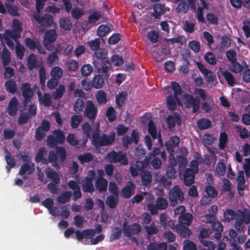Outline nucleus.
<instances>
[{
    "label": "nucleus",
    "instance_id": "1",
    "mask_svg": "<svg viewBox=\"0 0 250 250\" xmlns=\"http://www.w3.org/2000/svg\"><path fill=\"white\" fill-rule=\"evenodd\" d=\"M224 217L228 221L235 219L234 227L239 232L243 231L246 225L250 223V210L247 208L238 209L236 212L231 209H227L224 213Z\"/></svg>",
    "mask_w": 250,
    "mask_h": 250
},
{
    "label": "nucleus",
    "instance_id": "2",
    "mask_svg": "<svg viewBox=\"0 0 250 250\" xmlns=\"http://www.w3.org/2000/svg\"><path fill=\"white\" fill-rule=\"evenodd\" d=\"M92 144L96 147L109 146L112 145L115 140V133L110 132L109 135L103 134L100 136L99 127L93 132L92 135Z\"/></svg>",
    "mask_w": 250,
    "mask_h": 250
},
{
    "label": "nucleus",
    "instance_id": "3",
    "mask_svg": "<svg viewBox=\"0 0 250 250\" xmlns=\"http://www.w3.org/2000/svg\"><path fill=\"white\" fill-rule=\"evenodd\" d=\"M195 94H198L203 101L201 104V108L204 112L206 113L210 112L213 109L215 105L212 97H208L205 90L201 88L196 89Z\"/></svg>",
    "mask_w": 250,
    "mask_h": 250
},
{
    "label": "nucleus",
    "instance_id": "4",
    "mask_svg": "<svg viewBox=\"0 0 250 250\" xmlns=\"http://www.w3.org/2000/svg\"><path fill=\"white\" fill-rule=\"evenodd\" d=\"M65 136L63 132L60 129L54 130L53 135L47 137V144L51 148L55 147L58 144H62L65 142Z\"/></svg>",
    "mask_w": 250,
    "mask_h": 250
},
{
    "label": "nucleus",
    "instance_id": "5",
    "mask_svg": "<svg viewBox=\"0 0 250 250\" xmlns=\"http://www.w3.org/2000/svg\"><path fill=\"white\" fill-rule=\"evenodd\" d=\"M107 158L111 163H119L122 166H126L128 164L127 155L122 151L112 150L107 154Z\"/></svg>",
    "mask_w": 250,
    "mask_h": 250
},
{
    "label": "nucleus",
    "instance_id": "6",
    "mask_svg": "<svg viewBox=\"0 0 250 250\" xmlns=\"http://www.w3.org/2000/svg\"><path fill=\"white\" fill-rule=\"evenodd\" d=\"M168 197L170 203L173 206L181 203L185 199L183 192L178 185L174 186L170 189Z\"/></svg>",
    "mask_w": 250,
    "mask_h": 250
},
{
    "label": "nucleus",
    "instance_id": "7",
    "mask_svg": "<svg viewBox=\"0 0 250 250\" xmlns=\"http://www.w3.org/2000/svg\"><path fill=\"white\" fill-rule=\"evenodd\" d=\"M185 208L183 206H178L175 210V214L180 213L178 218V224L190 226L193 220V216L189 213L185 212Z\"/></svg>",
    "mask_w": 250,
    "mask_h": 250
},
{
    "label": "nucleus",
    "instance_id": "8",
    "mask_svg": "<svg viewBox=\"0 0 250 250\" xmlns=\"http://www.w3.org/2000/svg\"><path fill=\"white\" fill-rule=\"evenodd\" d=\"M58 35L55 30H47L44 35L43 43L46 49L52 51L54 48V42L57 40Z\"/></svg>",
    "mask_w": 250,
    "mask_h": 250
},
{
    "label": "nucleus",
    "instance_id": "9",
    "mask_svg": "<svg viewBox=\"0 0 250 250\" xmlns=\"http://www.w3.org/2000/svg\"><path fill=\"white\" fill-rule=\"evenodd\" d=\"M122 228L123 233L126 237L138 234L142 230V227L139 223H134L131 225H128L126 220L124 222Z\"/></svg>",
    "mask_w": 250,
    "mask_h": 250
},
{
    "label": "nucleus",
    "instance_id": "10",
    "mask_svg": "<svg viewBox=\"0 0 250 250\" xmlns=\"http://www.w3.org/2000/svg\"><path fill=\"white\" fill-rule=\"evenodd\" d=\"M185 100V104L186 107L188 108H192V112L197 113L200 109V100L199 98H194L192 95L188 93H185L184 96Z\"/></svg>",
    "mask_w": 250,
    "mask_h": 250
},
{
    "label": "nucleus",
    "instance_id": "11",
    "mask_svg": "<svg viewBox=\"0 0 250 250\" xmlns=\"http://www.w3.org/2000/svg\"><path fill=\"white\" fill-rule=\"evenodd\" d=\"M98 109L94 102L91 100H88L86 103V107L83 115L89 120L93 122L97 115Z\"/></svg>",
    "mask_w": 250,
    "mask_h": 250
},
{
    "label": "nucleus",
    "instance_id": "12",
    "mask_svg": "<svg viewBox=\"0 0 250 250\" xmlns=\"http://www.w3.org/2000/svg\"><path fill=\"white\" fill-rule=\"evenodd\" d=\"M33 18L41 26L48 27L53 22V17L49 14L41 15L39 13H34Z\"/></svg>",
    "mask_w": 250,
    "mask_h": 250
},
{
    "label": "nucleus",
    "instance_id": "13",
    "mask_svg": "<svg viewBox=\"0 0 250 250\" xmlns=\"http://www.w3.org/2000/svg\"><path fill=\"white\" fill-rule=\"evenodd\" d=\"M21 90L23 97L22 104L24 106H26L31 102L34 95V91L28 83H23L21 84Z\"/></svg>",
    "mask_w": 250,
    "mask_h": 250
},
{
    "label": "nucleus",
    "instance_id": "14",
    "mask_svg": "<svg viewBox=\"0 0 250 250\" xmlns=\"http://www.w3.org/2000/svg\"><path fill=\"white\" fill-rule=\"evenodd\" d=\"M147 131L153 139H156L158 138L159 143L161 146L163 145L161 134L159 132L157 136V128L152 120H149L147 123Z\"/></svg>",
    "mask_w": 250,
    "mask_h": 250
},
{
    "label": "nucleus",
    "instance_id": "15",
    "mask_svg": "<svg viewBox=\"0 0 250 250\" xmlns=\"http://www.w3.org/2000/svg\"><path fill=\"white\" fill-rule=\"evenodd\" d=\"M75 235L76 238L79 241H81L83 238L91 239L95 235V230L94 229H85L82 231L76 230Z\"/></svg>",
    "mask_w": 250,
    "mask_h": 250
},
{
    "label": "nucleus",
    "instance_id": "16",
    "mask_svg": "<svg viewBox=\"0 0 250 250\" xmlns=\"http://www.w3.org/2000/svg\"><path fill=\"white\" fill-rule=\"evenodd\" d=\"M195 172L190 168H186L183 173V181L187 186H190L195 181Z\"/></svg>",
    "mask_w": 250,
    "mask_h": 250
},
{
    "label": "nucleus",
    "instance_id": "17",
    "mask_svg": "<svg viewBox=\"0 0 250 250\" xmlns=\"http://www.w3.org/2000/svg\"><path fill=\"white\" fill-rule=\"evenodd\" d=\"M135 185L132 182L129 181L127 184L124 187L121 189L122 196L126 199L129 198L134 193Z\"/></svg>",
    "mask_w": 250,
    "mask_h": 250
},
{
    "label": "nucleus",
    "instance_id": "18",
    "mask_svg": "<svg viewBox=\"0 0 250 250\" xmlns=\"http://www.w3.org/2000/svg\"><path fill=\"white\" fill-rule=\"evenodd\" d=\"M19 102L16 97H13L9 102L7 112L11 116H15L18 111L19 109Z\"/></svg>",
    "mask_w": 250,
    "mask_h": 250
},
{
    "label": "nucleus",
    "instance_id": "19",
    "mask_svg": "<svg viewBox=\"0 0 250 250\" xmlns=\"http://www.w3.org/2000/svg\"><path fill=\"white\" fill-rule=\"evenodd\" d=\"M101 63V67H98L97 66H95V67L97 68L98 73H102L105 79H107L110 75V74L108 73V71L111 68V63L107 60L102 61Z\"/></svg>",
    "mask_w": 250,
    "mask_h": 250
},
{
    "label": "nucleus",
    "instance_id": "20",
    "mask_svg": "<svg viewBox=\"0 0 250 250\" xmlns=\"http://www.w3.org/2000/svg\"><path fill=\"white\" fill-rule=\"evenodd\" d=\"M153 8L154 12L152 14V16L156 19H160L166 12V6L164 4L155 3L153 5Z\"/></svg>",
    "mask_w": 250,
    "mask_h": 250
},
{
    "label": "nucleus",
    "instance_id": "21",
    "mask_svg": "<svg viewBox=\"0 0 250 250\" xmlns=\"http://www.w3.org/2000/svg\"><path fill=\"white\" fill-rule=\"evenodd\" d=\"M35 170V164L32 162L24 163L19 170V174L23 176L25 174L30 175Z\"/></svg>",
    "mask_w": 250,
    "mask_h": 250
},
{
    "label": "nucleus",
    "instance_id": "22",
    "mask_svg": "<svg viewBox=\"0 0 250 250\" xmlns=\"http://www.w3.org/2000/svg\"><path fill=\"white\" fill-rule=\"evenodd\" d=\"M47 151L44 147H41L36 154L35 160L37 163H41L43 165H47V161L46 158Z\"/></svg>",
    "mask_w": 250,
    "mask_h": 250
},
{
    "label": "nucleus",
    "instance_id": "23",
    "mask_svg": "<svg viewBox=\"0 0 250 250\" xmlns=\"http://www.w3.org/2000/svg\"><path fill=\"white\" fill-rule=\"evenodd\" d=\"M82 188L85 193H92L95 191V188L93 184V181L88 177H85L82 183Z\"/></svg>",
    "mask_w": 250,
    "mask_h": 250
},
{
    "label": "nucleus",
    "instance_id": "24",
    "mask_svg": "<svg viewBox=\"0 0 250 250\" xmlns=\"http://www.w3.org/2000/svg\"><path fill=\"white\" fill-rule=\"evenodd\" d=\"M142 184L145 187L149 186L152 182V176L151 172L146 169H142L140 173Z\"/></svg>",
    "mask_w": 250,
    "mask_h": 250
},
{
    "label": "nucleus",
    "instance_id": "25",
    "mask_svg": "<svg viewBox=\"0 0 250 250\" xmlns=\"http://www.w3.org/2000/svg\"><path fill=\"white\" fill-rule=\"evenodd\" d=\"M188 226L181 224L177 225L176 227V231L180 237L188 238L192 234V232L188 228Z\"/></svg>",
    "mask_w": 250,
    "mask_h": 250
},
{
    "label": "nucleus",
    "instance_id": "26",
    "mask_svg": "<svg viewBox=\"0 0 250 250\" xmlns=\"http://www.w3.org/2000/svg\"><path fill=\"white\" fill-rule=\"evenodd\" d=\"M181 103L179 97L170 95L167 97L166 103L168 108L173 111L175 110L177 103L180 104Z\"/></svg>",
    "mask_w": 250,
    "mask_h": 250
},
{
    "label": "nucleus",
    "instance_id": "27",
    "mask_svg": "<svg viewBox=\"0 0 250 250\" xmlns=\"http://www.w3.org/2000/svg\"><path fill=\"white\" fill-rule=\"evenodd\" d=\"M166 153L165 151H162L161 149L159 147H155L153 150L150 152L149 154V157H146L145 158V160L146 162H148L149 161V159H151L152 157H159L163 160H165L166 159Z\"/></svg>",
    "mask_w": 250,
    "mask_h": 250
},
{
    "label": "nucleus",
    "instance_id": "28",
    "mask_svg": "<svg viewBox=\"0 0 250 250\" xmlns=\"http://www.w3.org/2000/svg\"><path fill=\"white\" fill-rule=\"evenodd\" d=\"M127 97V92L126 91L120 92L116 95L115 102L119 109H121L123 106Z\"/></svg>",
    "mask_w": 250,
    "mask_h": 250
},
{
    "label": "nucleus",
    "instance_id": "29",
    "mask_svg": "<svg viewBox=\"0 0 250 250\" xmlns=\"http://www.w3.org/2000/svg\"><path fill=\"white\" fill-rule=\"evenodd\" d=\"M4 151L6 154L5 157V159L7 164L6 168L8 172H9L11 169L15 166L16 161L14 158L11 157V153L6 148L4 149Z\"/></svg>",
    "mask_w": 250,
    "mask_h": 250
},
{
    "label": "nucleus",
    "instance_id": "30",
    "mask_svg": "<svg viewBox=\"0 0 250 250\" xmlns=\"http://www.w3.org/2000/svg\"><path fill=\"white\" fill-rule=\"evenodd\" d=\"M95 187L99 192H103L106 191L107 188L108 181L105 179L97 178L95 181Z\"/></svg>",
    "mask_w": 250,
    "mask_h": 250
},
{
    "label": "nucleus",
    "instance_id": "31",
    "mask_svg": "<svg viewBox=\"0 0 250 250\" xmlns=\"http://www.w3.org/2000/svg\"><path fill=\"white\" fill-rule=\"evenodd\" d=\"M237 180V187L239 194L240 196H243V190L244 189V184L245 183L244 173L243 171L239 172Z\"/></svg>",
    "mask_w": 250,
    "mask_h": 250
},
{
    "label": "nucleus",
    "instance_id": "32",
    "mask_svg": "<svg viewBox=\"0 0 250 250\" xmlns=\"http://www.w3.org/2000/svg\"><path fill=\"white\" fill-rule=\"evenodd\" d=\"M11 54L9 50L5 47L3 48L1 52V61L3 66H7L11 61Z\"/></svg>",
    "mask_w": 250,
    "mask_h": 250
},
{
    "label": "nucleus",
    "instance_id": "33",
    "mask_svg": "<svg viewBox=\"0 0 250 250\" xmlns=\"http://www.w3.org/2000/svg\"><path fill=\"white\" fill-rule=\"evenodd\" d=\"M167 123L168 128L171 129L174 128L177 123L178 125L181 124V118L180 116H174L169 115L167 118Z\"/></svg>",
    "mask_w": 250,
    "mask_h": 250
},
{
    "label": "nucleus",
    "instance_id": "34",
    "mask_svg": "<svg viewBox=\"0 0 250 250\" xmlns=\"http://www.w3.org/2000/svg\"><path fill=\"white\" fill-rule=\"evenodd\" d=\"M104 78L101 75H97L92 79L91 85L95 88H101L104 86Z\"/></svg>",
    "mask_w": 250,
    "mask_h": 250
},
{
    "label": "nucleus",
    "instance_id": "35",
    "mask_svg": "<svg viewBox=\"0 0 250 250\" xmlns=\"http://www.w3.org/2000/svg\"><path fill=\"white\" fill-rule=\"evenodd\" d=\"M196 125L199 129L204 130L210 127L211 125V122L208 119L203 118L197 121Z\"/></svg>",
    "mask_w": 250,
    "mask_h": 250
},
{
    "label": "nucleus",
    "instance_id": "36",
    "mask_svg": "<svg viewBox=\"0 0 250 250\" xmlns=\"http://www.w3.org/2000/svg\"><path fill=\"white\" fill-rule=\"evenodd\" d=\"M58 51L56 50L53 53L49 54L47 58V63L49 66L58 64L59 57L57 55Z\"/></svg>",
    "mask_w": 250,
    "mask_h": 250
},
{
    "label": "nucleus",
    "instance_id": "37",
    "mask_svg": "<svg viewBox=\"0 0 250 250\" xmlns=\"http://www.w3.org/2000/svg\"><path fill=\"white\" fill-rule=\"evenodd\" d=\"M83 121L82 115L78 114L72 115L71 117L70 126L73 129L77 128Z\"/></svg>",
    "mask_w": 250,
    "mask_h": 250
},
{
    "label": "nucleus",
    "instance_id": "38",
    "mask_svg": "<svg viewBox=\"0 0 250 250\" xmlns=\"http://www.w3.org/2000/svg\"><path fill=\"white\" fill-rule=\"evenodd\" d=\"M168 245L166 242L160 243L157 244L155 243H150L147 246V250H167Z\"/></svg>",
    "mask_w": 250,
    "mask_h": 250
},
{
    "label": "nucleus",
    "instance_id": "39",
    "mask_svg": "<svg viewBox=\"0 0 250 250\" xmlns=\"http://www.w3.org/2000/svg\"><path fill=\"white\" fill-rule=\"evenodd\" d=\"M65 91V88L63 84H59L58 88L56 89L55 92L52 94L53 98L54 100H57L62 98Z\"/></svg>",
    "mask_w": 250,
    "mask_h": 250
},
{
    "label": "nucleus",
    "instance_id": "40",
    "mask_svg": "<svg viewBox=\"0 0 250 250\" xmlns=\"http://www.w3.org/2000/svg\"><path fill=\"white\" fill-rule=\"evenodd\" d=\"M45 174L48 178L52 180L51 182L55 184H59L60 181V177L58 174L52 169H49L45 172Z\"/></svg>",
    "mask_w": 250,
    "mask_h": 250
},
{
    "label": "nucleus",
    "instance_id": "41",
    "mask_svg": "<svg viewBox=\"0 0 250 250\" xmlns=\"http://www.w3.org/2000/svg\"><path fill=\"white\" fill-rule=\"evenodd\" d=\"M222 75L229 85L233 86L235 84V80L233 75L229 71L225 70L222 71Z\"/></svg>",
    "mask_w": 250,
    "mask_h": 250
},
{
    "label": "nucleus",
    "instance_id": "42",
    "mask_svg": "<svg viewBox=\"0 0 250 250\" xmlns=\"http://www.w3.org/2000/svg\"><path fill=\"white\" fill-rule=\"evenodd\" d=\"M21 33L14 30H5L3 34V37L8 38V39L11 38L16 42L18 39L21 37Z\"/></svg>",
    "mask_w": 250,
    "mask_h": 250
},
{
    "label": "nucleus",
    "instance_id": "43",
    "mask_svg": "<svg viewBox=\"0 0 250 250\" xmlns=\"http://www.w3.org/2000/svg\"><path fill=\"white\" fill-rule=\"evenodd\" d=\"M96 99L99 104H104L107 103V95L103 90L98 91L96 95Z\"/></svg>",
    "mask_w": 250,
    "mask_h": 250
},
{
    "label": "nucleus",
    "instance_id": "44",
    "mask_svg": "<svg viewBox=\"0 0 250 250\" xmlns=\"http://www.w3.org/2000/svg\"><path fill=\"white\" fill-rule=\"evenodd\" d=\"M5 86L7 91L11 93H15L17 90L16 82L13 79L9 80L5 82Z\"/></svg>",
    "mask_w": 250,
    "mask_h": 250
},
{
    "label": "nucleus",
    "instance_id": "45",
    "mask_svg": "<svg viewBox=\"0 0 250 250\" xmlns=\"http://www.w3.org/2000/svg\"><path fill=\"white\" fill-rule=\"evenodd\" d=\"M72 193L70 191L62 192L57 198V201L60 204H64L68 202L71 198Z\"/></svg>",
    "mask_w": 250,
    "mask_h": 250
},
{
    "label": "nucleus",
    "instance_id": "46",
    "mask_svg": "<svg viewBox=\"0 0 250 250\" xmlns=\"http://www.w3.org/2000/svg\"><path fill=\"white\" fill-rule=\"evenodd\" d=\"M50 75L55 79L60 80L62 77L63 70L59 66H54L51 70Z\"/></svg>",
    "mask_w": 250,
    "mask_h": 250
},
{
    "label": "nucleus",
    "instance_id": "47",
    "mask_svg": "<svg viewBox=\"0 0 250 250\" xmlns=\"http://www.w3.org/2000/svg\"><path fill=\"white\" fill-rule=\"evenodd\" d=\"M27 66L30 70L37 67L36 56L34 53H31L28 56L27 60Z\"/></svg>",
    "mask_w": 250,
    "mask_h": 250
},
{
    "label": "nucleus",
    "instance_id": "48",
    "mask_svg": "<svg viewBox=\"0 0 250 250\" xmlns=\"http://www.w3.org/2000/svg\"><path fill=\"white\" fill-rule=\"evenodd\" d=\"M25 45L32 51L34 50L40 42L38 40H34L30 38H26L25 39Z\"/></svg>",
    "mask_w": 250,
    "mask_h": 250
},
{
    "label": "nucleus",
    "instance_id": "49",
    "mask_svg": "<svg viewBox=\"0 0 250 250\" xmlns=\"http://www.w3.org/2000/svg\"><path fill=\"white\" fill-rule=\"evenodd\" d=\"M84 107V101L81 98L77 99L74 103L73 106L74 111L77 114L81 113L83 110Z\"/></svg>",
    "mask_w": 250,
    "mask_h": 250
},
{
    "label": "nucleus",
    "instance_id": "50",
    "mask_svg": "<svg viewBox=\"0 0 250 250\" xmlns=\"http://www.w3.org/2000/svg\"><path fill=\"white\" fill-rule=\"evenodd\" d=\"M155 203L157 208L161 210L166 209L168 205L167 200L165 198L161 197L156 199Z\"/></svg>",
    "mask_w": 250,
    "mask_h": 250
},
{
    "label": "nucleus",
    "instance_id": "51",
    "mask_svg": "<svg viewBox=\"0 0 250 250\" xmlns=\"http://www.w3.org/2000/svg\"><path fill=\"white\" fill-rule=\"evenodd\" d=\"M78 159L81 164H84L92 161L94 159L93 155L90 153H84L78 156Z\"/></svg>",
    "mask_w": 250,
    "mask_h": 250
},
{
    "label": "nucleus",
    "instance_id": "52",
    "mask_svg": "<svg viewBox=\"0 0 250 250\" xmlns=\"http://www.w3.org/2000/svg\"><path fill=\"white\" fill-rule=\"evenodd\" d=\"M144 229L146 230L147 235L149 236L156 234L159 231L157 227L154 222L152 223L150 226H144Z\"/></svg>",
    "mask_w": 250,
    "mask_h": 250
},
{
    "label": "nucleus",
    "instance_id": "53",
    "mask_svg": "<svg viewBox=\"0 0 250 250\" xmlns=\"http://www.w3.org/2000/svg\"><path fill=\"white\" fill-rule=\"evenodd\" d=\"M228 141V136L225 131L220 134L219 147L220 149L223 150L226 147V144Z\"/></svg>",
    "mask_w": 250,
    "mask_h": 250
},
{
    "label": "nucleus",
    "instance_id": "54",
    "mask_svg": "<svg viewBox=\"0 0 250 250\" xmlns=\"http://www.w3.org/2000/svg\"><path fill=\"white\" fill-rule=\"evenodd\" d=\"M189 5L185 1H181L178 4L176 10V12L179 14H186L189 9Z\"/></svg>",
    "mask_w": 250,
    "mask_h": 250
},
{
    "label": "nucleus",
    "instance_id": "55",
    "mask_svg": "<svg viewBox=\"0 0 250 250\" xmlns=\"http://www.w3.org/2000/svg\"><path fill=\"white\" fill-rule=\"evenodd\" d=\"M56 152L61 162H63L66 158V152L65 148L61 146H56Z\"/></svg>",
    "mask_w": 250,
    "mask_h": 250
},
{
    "label": "nucleus",
    "instance_id": "56",
    "mask_svg": "<svg viewBox=\"0 0 250 250\" xmlns=\"http://www.w3.org/2000/svg\"><path fill=\"white\" fill-rule=\"evenodd\" d=\"M110 32V28L106 25L102 24L100 25L97 30V35L100 37H104Z\"/></svg>",
    "mask_w": 250,
    "mask_h": 250
},
{
    "label": "nucleus",
    "instance_id": "57",
    "mask_svg": "<svg viewBox=\"0 0 250 250\" xmlns=\"http://www.w3.org/2000/svg\"><path fill=\"white\" fill-rule=\"evenodd\" d=\"M159 183L165 188H168L172 185V179L164 174L159 179Z\"/></svg>",
    "mask_w": 250,
    "mask_h": 250
},
{
    "label": "nucleus",
    "instance_id": "58",
    "mask_svg": "<svg viewBox=\"0 0 250 250\" xmlns=\"http://www.w3.org/2000/svg\"><path fill=\"white\" fill-rule=\"evenodd\" d=\"M25 51V48L23 45H21L20 43L18 42H17L15 46V52L17 56L20 60H22L24 57V54Z\"/></svg>",
    "mask_w": 250,
    "mask_h": 250
},
{
    "label": "nucleus",
    "instance_id": "59",
    "mask_svg": "<svg viewBox=\"0 0 250 250\" xmlns=\"http://www.w3.org/2000/svg\"><path fill=\"white\" fill-rule=\"evenodd\" d=\"M60 25L63 29L70 30L72 27V22L70 20L63 18L60 20Z\"/></svg>",
    "mask_w": 250,
    "mask_h": 250
},
{
    "label": "nucleus",
    "instance_id": "60",
    "mask_svg": "<svg viewBox=\"0 0 250 250\" xmlns=\"http://www.w3.org/2000/svg\"><path fill=\"white\" fill-rule=\"evenodd\" d=\"M119 197L110 195L108 196L106 201V205L111 208H114L119 202Z\"/></svg>",
    "mask_w": 250,
    "mask_h": 250
},
{
    "label": "nucleus",
    "instance_id": "61",
    "mask_svg": "<svg viewBox=\"0 0 250 250\" xmlns=\"http://www.w3.org/2000/svg\"><path fill=\"white\" fill-rule=\"evenodd\" d=\"M106 117L108 121L113 122L116 118V112L112 106H109L107 108L106 111Z\"/></svg>",
    "mask_w": 250,
    "mask_h": 250
},
{
    "label": "nucleus",
    "instance_id": "62",
    "mask_svg": "<svg viewBox=\"0 0 250 250\" xmlns=\"http://www.w3.org/2000/svg\"><path fill=\"white\" fill-rule=\"evenodd\" d=\"M216 173L218 176H224L226 172V166L223 162H218L215 168Z\"/></svg>",
    "mask_w": 250,
    "mask_h": 250
},
{
    "label": "nucleus",
    "instance_id": "63",
    "mask_svg": "<svg viewBox=\"0 0 250 250\" xmlns=\"http://www.w3.org/2000/svg\"><path fill=\"white\" fill-rule=\"evenodd\" d=\"M66 66L68 70L75 72L79 67V63L76 60L72 59L66 62Z\"/></svg>",
    "mask_w": 250,
    "mask_h": 250
},
{
    "label": "nucleus",
    "instance_id": "64",
    "mask_svg": "<svg viewBox=\"0 0 250 250\" xmlns=\"http://www.w3.org/2000/svg\"><path fill=\"white\" fill-rule=\"evenodd\" d=\"M183 250H197L196 244L189 240L184 241Z\"/></svg>",
    "mask_w": 250,
    "mask_h": 250
}]
</instances>
